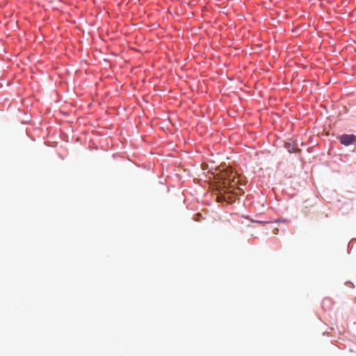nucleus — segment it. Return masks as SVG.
Returning <instances> with one entry per match:
<instances>
[{"label": "nucleus", "mask_w": 356, "mask_h": 356, "mask_svg": "<svg viewBox=\"0 0 356 356\" xmlns=\"http://www.w3.org/2000/svg\"><path fill=\"white\" fill-rule=\"evenodd\" d=\"M221 179L223 188L227 190V192L225 191V193L238 195L243 190L239 186L242 185L240 177H237L236 173L233 172L232 168H227L225 172H222Z\"/></svg>", "instance_id": "1"}, {"label": "nucleus", "mask_w": 356, "mask_h": 356, "mask_svg": "<svg viewBox=\"0 0 356 356\" xmlns=\"http://www.w3.org/2000/svg\"><path fill=\"white\" fill-rule=\"evenodd\" d=\"M339 139L340 143L345 146L356 143V136L354 134H343L339 137Z\"/></svg>", "instance_id": "2"}, {"label": "nucleus", "mask_w": 356, "mask_h": 356, "mask_svg": "<svg viewBox=\"0 0 356 356\" xmlns=\"http://www.w3.org/2000/svg\"><path fill=\"white\" fill-rule=\"evenodd\" d=\"M30 122V119L28 118L26 120L24 119V124L29 123Z\"/></svg>", "instance_id": "3"}]
</instances>
